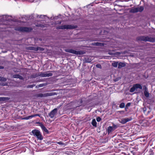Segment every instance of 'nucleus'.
Here are the masks:
<instances>
[{
    "mask_svg": "<svg viewBox=\"0 0 155 155\" xmlns=\"http://www.w3.org/2000/svg\"><path fill=\"white\" fill-rule=\"evenodd\" d=\"M137 39L144 41H149L153 42L155 41V38L149 36H141L137 38Z\"/></svg>",
    "mask_w": 155,
    "mask_h": 155,
    "instance_id": "nucleus-1",
    "label": "nucleus"
},
{
    "mask_svg": "<svg viewBox=\"0 0 155 155\" xmlns=\"http://www.w3.org/2000/svg\"><path fill=\"white\" fill-rule=\"evenodd\" d=\"M15 30L20 32H28L31 31L32 28L31 27H17L15 28Z\"/></svg>",
    "mask_w": 155,
    "mask_h": 155,
    "instance_id": "nucleus-2",
    "label": "nucleus"
},
{
    "mask_svg": "<svg viewBox=\"0 0 155 155\" xmlns=\"http://www.w3.org/2000/svg\"><path fill=\"white\" fill-rule=\"evenodd\" d=\"M31 132L33 135L37 137V138L40 140L43 139V137L40 132L38 130L35 129L32 131Z\"/></svg>",
    "mask_w": 155,
    "mask_h": 155,
    "instance_id": "nucleus-3",
    "label": "nucleus"
},
{
    "mask_svg": "<svg viewBox=\"0 0 155 155\" xmlns=\"http://www.w3.org/2000/svg\"><path fill=\"white\" fill-rule=\"evenodd\" d=\"M66 52L70 53L77 55H82L84 54L85 52L83 51H76L72 49H65Z\"/></svg>",
    "mask_w": 155,
    "mask_h": 155,
    "instance_id": "nucleus-4",
    "label": "nucleus"
},
{
    "mask_svg": "<svg viewBox=\"0 0 155 155\" xmlns=\"http://www.w3.org/2000/svg\"><path fill=\"white\" fill-rule=\"evenodd\" d=\"M76 28L74 26L70 25H61L58 27H57L56 29H74Z\"/></svg>",
    "mask_w": 155,
    "mask_h": 155,
    "instance_id": "nucleus-5",
    "label": "nucleus"
},
{
    "mask_svg": "<svg viewBox=\"0 0 155 155\" xmlns=\"http://www.w3.org/2000/svg\"><path fill=\"white\" fill-rule=\"evenodd\" d=\"M57 111L58 109L57 108L54 109L48 114L49 116L51 118H53L56 115Z\"/></svg>",
    "mask_w": 155,
    "mask_h": 155,
    "instance_id": "nucleus-6",
    "label": "nucleus"
},
{
    "mask_svg": "<svg viewBox=\"0 0 155 155\" xmlns=\"http://www.w3.org/2000/svg\"><path fill=\"white\" fill-rule=\"evenodd\" d=\"M53 74L51 73H47L42 72H41L39 74V76L42 77H49L51 76Z\"/></svg>",
    "mask_w": 155,
    "mask_h": 155,
    "instance_id": "nucleus-7",
    "label": "nucleus"
},
{
    "mask_svg": "<svg viewBox=\"0 0 155 155\" xmlns=\"http://www.w3.org/2000/svg\"><path fill=\"white\" fill-rule=\"evenodd\" d=\"M56 94V93L55 92L45 93L43 94V97H45L48 96H53L55 95Z\"/></svg>",
    "mask_w": 155,
    "mask_h": 155,
    "instance_id": "nucleus-8",
    "label": "nucleus"
},
{
    "mask_svg": "<svg viewBox=\"0 0 155 155\" xmlns=\"http://www.w3.org/2000/svg\"><path fill=\"white\" fill-rule=\"evenodd\" d=\"M40 126L42 130L46 132L47 133H48L49 131L41 123H40Z\"/></svg>",
    "mask_w": 155,
    "mask_h": 155,
    "instance_id": "nucleus-9",
    "label": "nucleus"
},
{
    "mask_svg": "<svg viewBox=\"0 0 155 155\" xmlns=\"http://www.w3.org/2000/svg\"><path fill=\"white\" fill-rule=\"evenodd\" d=\"M130 120V119L128 118H124L121 120L120 122L123 124H124Z\"/></svg>",
    "mask_w": 155,
    "mask_h": 155,
    "instance_id": "nucleus-10",
    "label": "nucleus"
},
{
    "mask_svg": "<svg viewBox=\"0 0 155 155\" xmlns=\"http://www.w3.org/2000/svg\"><path fill=\"white\" fill-rule=\"evenodd\" d=\"M140 123L141 124V126H145L147 125V121L146 120H143L141 121H140Z\"/></svg>",
    "mask_w": 155,
    "mask_h": 155,
    "instance_id": "nucleus-11",
    "label": "nucleus"
},
{
    "mask_svg": "<svg viewBox=\"0 0 155 155\" xmlns=\"http://www.w3.org/2000/svg\"><path fill=\"white\" fill-rule=\"evenodd\" d=\"M13 78H19L20 80H23V78L19 74H15L13 76Z\"/></svg>",
    "mask_w": 155,
    "mask_h": 155,
    "instance_id": "nucleus-12",
    "label": "nucleus"
},
{
    "mask_svg": "<svg viewBox=\"0 0 155 155\" xmlns=\"http://www.w3.org/2000/svg\"><path fill=\"white\" fill-rule=\"evenodd\" d=\"M10 99V98L8 97H0V101H5L8 100Z\"/></svg>",
    "mask_w": 155,
    "mask_h": 155,
    "instance_id": "nucleus-13",
    "label": "nucleus"
},
{
    "mask_svg": "<svg viewBox=\"0 0 155 155\" xmlns=\"http://www.w3.org/2000/svg\"><path fill=\"white\" fill-rule=\"evenodd\" d=\"M114 130L113 127L110 126L107 127V130L108 134H109L112 131Z\"/></svg>",
    "mask_w": 155,
    "mask_h": 155,
    "instance_id": "nucleus-14",
    "label": "nucleus"
},
{
    "mask_svg": "<svg viewBox=\"0 0 155 155\" xmlns=\"http://www.w3.org/2000/svg\"><path fill=\"white\" fill-rule=\"evenodd\" d=\"M118 68H120L125 66L126 64L125 63L123 62H120L118 64Z\"/></svg>",
    "mask_w": 155,
    "mask_h": 155,
    "instance_id": "nucleus-15",
    "label": "nucleus"
},
{
    "mask_svg": "<svg viewBox=\"0 0 155 155\" xmlns=\"http://www.w3.org/2000/svg\"><path fill=\"white\" fill-rule=\"evenodd\" d=\"M145 90L144 92V95L147 97H148L149 96V93L148 92L147 88L145 87Z\"/></svg>",
    "mask_w": 155,
    "mask_h": 155,
    "instance_id": "nucleus-16",
    "label": "nucleus"
},
{
    "mask_svg": "<svg viewBox=\"0 0 155 155\" xmlns=\"http://www.w3.org/2000/svg\"><path fill=\"white\" fill-rule=\"evenodd\" d=\"M144 9L143 7L142 6H141L140 7L136 8V12H141Z\"/></svg>",
    "mask_w": 155,
    "mask_h": 155,
    "instance_id": "nucleus-17",
    "label": "nucleus"
},
{
    "mask_svg": "<svg viewBox=\"0 0 155 155\" xmlns=\"http://www.w3.org/2000/svg\"><path fill=\"white\" fill-rule=\"evenodd\" d=\"M28 49L31 50H33L35 51H37V49H36V48L34 47H32V46H31L29 47L28 48Z\"/></svg>",
    "mask_w": 155,
    "mask_h": 155,
    "instance_id": "nucleus-18",
    "label": "nucleus"
},
{
    "mask_svg": "<svg viewBox=\"0 0 155 155\" xmlns=\"http://www.w3.org/2000/svg\"><path fill=\"white\" fill-rule=\"evenodd\" d=\"M92 44L96 46H102L104 45L103 44L100 42H95L93 43Z\"/></svg>",
    "mask_w": 155,
    "mask_h": 155,
    "instance_id": "nucleus-19",
    "label": "nucleus"
},
{
    "mask_svg": "<svg viewBox=\"0 0 155 155\" xmlns=\"http://www.w3.org/2000/svg\"><path fill=\"white\" fill-rule=\"evenodd\" d=\"M92 124L93 126L95 127H97V122L95 119H94L92 120Z\"/></svg>",
    "mask_w": 155,
    "mask_h": 155,
    "instance_id": "nucleus-20",
    "label": "nucleus"
},
{
    "mask_svg": "<svg viewBox=\"0 0 155 155\" xmlns=\"http://www.w3.org/2000/svg\"><path fill=\"white\" fill-rule=\"evenodd\" d=\"M32 118V115L28 116L26 117H25L23 118H22V120H28L31 119Z\"/></svg>",
    "mask_w": 155,
    "mask_h": 155,
    "instance_id": "nucleus-21",
    "label": "nucleus"
},
{
    "mask_svg": "<svg viewBox=\"0 0 155 155\" xmlns=\"http://www.w3.org/2000/svg\"><path fill=\"white\" fill-rule=\"evenodd\" d=\"M118 64V62H113L112 63V66H113L115 68H117Z\"/></svg>",
    "mask_w": 155,
    "mask_h": 155,
    "instance_id": "nucleus-22",
    "label": "nucleus"
},
{
    "mask_svg": "<svg viewBox=\"0 0 155 155\" xmlns=\"http://www.w3.org/2000/svg\"><path fill=\"white\" fill-rule=\"evenodd\" d=\"M136 89V84H134L133 87L130 89V92H132L135 91Z\"/></svg>",
    "mask_w": 155,
    "mask_h": 155,
    "instance_id": "nucleus-23",
    "label": "nucleus"
},
{
    "mask_svg": "<svg viewBox=\"0 0 155 155\" xmlns=\"http://www.w3.org/2000/svg\"><path fill=\"white\" fill-rule=\"evenodd\" d=\"M138 88L140 90H142V87L140 84H136V89Z\"/></svg>",
    "mask_w": 155,
    "mask_h": 155,
    "instance_id": "nucleus-24",
    "label": "nucleus"
},
{
    "mask_svg": "<svg viewBox=\"0 0 155 155\" xmlns=\"http://www.w3.org/2000/svg\"><path fill=\"white\" fill-rule=\"evenodd\" d=\"M47 85V84H46V83H44V84H40L39 85H38V87H42L45 86ZM37 87V86H36V87Z\"/></svg>",
    "mask_w": 155,
    "mask_h": 155,
    "instance_id": "nucleus-25",
    "label": "nucleus"
},
{
    "mask_svg": "<svg viewBox=\"0 0 155 155\" xmlns=\"http://www.w3.org/2000/svg\"><path fill=\"white\" fill-rule=\"evenodd\" d=\"M6 81L7 79L6 78L0 76V81L5 82Z\"/></svg>",
    "mask_w": 155,
    "mask_h": 155,
    "instance_id": "nucleus-26",
    "label": "nucleus"
},
{
    "mask_svg": "<svg viewBox=\"0 0 155 155\" xmlns=\"http://www.w3.org/2000/svg\"><path fill=\"white\" fill-rule=\"evenodd\" d=\"M56 143L58 144H59L61 145V146H64L66 145L65 143H64L61 141L57 142H56Z\"/></svg>",
    "mask_w": 155,
    "mask_h": 155,
    "instance_id": "nucleus-27",
    "label": "nucleus"
},
{
    "mask_svg": "<svg viewBox=\"0 0 155 155\" xmlns=\"http://www.w3.org/2000/svg\"><path fill=\"white\" fill-rule=\"evenodd\" d=\"M36 49H37V51L38 50L40 51H43L44 50V48L40 47H37Z\"/></svg>",
    "mask_w": 155,
    "mask_h": 155,
    "instance_id": "nucleus-28",
    "label": "nucleus"
},
{
    "mask_svg": "<svg viewBox=\"0 0 155 155\" xmlns=\"http://www.w3.org/2000/svg\"><path fill=\"white\" fill-rule=\"evenodd\" d=\"M36 26L37 27H40L41 28H44L45 27V25H43L41 24H38L36 25Z\"/></svg>",
    "mask_w": 155,
    "mask_h": 155,
    "instance_id": "nucleus-29",
    "label": "nucleus"
},
{
    "mask_svg": "<svg viewBox=\"0 0 155 155\" xmlns=\"http://www.w3.org/2000/svg\"><path fill=\"white\" fill-rule=\"evenodd\" d=\"M125 106V104L124 103H122L120 104V105L119 107L121 108H123Z\"/></svg>",
    "mask_w": 155,
    "mask_h": 155,
    "instance_id": "nucleus-30",
    "label": "nucleus"
},
{
    "mask_svg": "<svg viewBox=\"0 0 155 155\" xmlns=\"http://www.w3.org/2000/svg\"><path fill=\"white\" fill-rule=\"evenodd\" d=\"M130 12L132 13H135L136 12V8H132L130 10Z\"/></svg>",
    "mask_w": 155,
    "mask_h": 155,
    "instance_id": "nucleus-31",
    "label": "nucleus"
},
{
    "mask_svg": "<svg viewBox=\"0 0 155 155\" xmlns=\"http://www.w3.org/2000/svg\"><path fill=\"white\" fill-rule=\"evenodd\" d=\"M35 84H33V85H28L27 86V88H33L35 86Z\"/></svg>",
    "mask_w": 155,
    "mask_h": 155,
    "instance_id": "nucleus-32",
    "label": "nucleus"
},
{
    "mask_svg": "<svg viewBox=\"0 0 155 155\" xmlns=\"http://www.w3.org/2000/svg\"><path fill=\"white\" fill-rule=\"evenodd\" d=\"M36 97H43V94L41 93L37 94L36 95Z\"/></svg>",
    "mask_w": 155,
    "mask_h": 155,
    "instance_id": "nucleus-33",
    "label": "nucleus"
},
{
    "mask_svg": "<svg viewBox=\"0 0 155 155\" xmlns=\"http://www.w3.org/2000/svg\"><path fill=\"white\" fill-rule=\"evenodd\" d=\"M32 117H35L38 116L39 117H41V115L40 114H36L34 115H32Z\"/></svg>",
    "mask_w": 155,
    "mask_h": 155,
    "instance_id": "nucleus-34",
    "label": "nucleus"
},
{
    "mask_svg": "<svg viewBox=\"0 0 155 155\" xmlns=\"http://www.w3.org/2000/svg\"><path fill=\"white\" fill-rule=\"evenodd\" d=\"M38 76H39V74L38 75H37V74H35L32 75L31 76V77L32 78H36L37 77H38Z\"/></svg>",
    "mask_w": 155,
    "mask_h": 155,
    "instance_id": "nucleus-35",
    "label": "nucleus"
},
{
    "mask_svg": "<svg viewBox=\"0 0 155 155\" xmlns=\"http://www.w3.org/2000/svg\"><path fill=\"white\" fill-rule=\"evenodd\" d=\"M96 120L97 122H99L101 120V118L100 117H98L97 118Z\"/></svg>",
    "mask_w": 155,
    "mask_h": 155,
    "instance_id": "nucleus-36",
    "label": "nucleus"
},
{
    "mask_svg": "<svg viewBox=\"0 0 155 155\" xmlns=\"http://www.w3.org/2000/svg\"><path fill=\"white\" fill-rule=\"evenodd\" d=\"M96 67L100 68H101V65L100 64H97L96 65Z\"/></svg>",
    "mask_w": 155,
    "mask_h": 155,
    "instance_id": "nucleus-37",
    "label": "nucleus"
},
{
    "mask_svg": "<svg viewBox=\"0 0 155 155\" xmlns=\"http://www.w3.org/2000/svg\"><path fill=\"white\" fill-rule=\"evenodd\" d=\"M131 103H127L126 105V107H127L130 105Z\"/></svg>",
    "mask_w": 155,
    "mask_h": 155,
    "instance_id": "nucleus-38",
    "label": "nucleus"
},
{
    "mask_svg": "<svg viewBox=\"0 0 155 155\" xmlns=\"http://www.w3.org/2000/svg\"><path fill=\"white\" fill-rule=\"evenodd\" d=\"M113 129H114V130L115 129H116L117 128V126L116 125H115V124H114L113 125Z\"/></svg>",
    "mask_w": 155,
    "mask_h": 155,
    "instance_id": "nucleus-39",
    "label": "nucleus"
},
{
    "mask_svg": "<svg viewBox=\"0 0 155 155\" xmlns=\"http://www.w3.org/2000/svg\"><path fill=\"white\" fill-rule=\"evenodd\" d=\"M61 21H58L57 22L56 24H60L61 23Z\"/></svg>",
    "mask_w": 155,
    "mask_h": 155,
    "instance_id": "nucleus-40",
    "label": "nucleus"
},
{
    "mask_svg": "<svg viewBox=\"0 0 155 155\" xmlns=\"http://www.w3.org/2000/svg\"><path fill=\"white\" fill-rule=\"evenodd\" d=\"M45 16L44 15H40V16H39V18H43V17H44Z\"/></svg>",
    "mask_w": 155,
    "mask_h": 155,
    "instance_id": "nucleus-41",
    "label": "nucleus"
},
{
    "mask_svg": "<svg viewBox=\"0 0 155 155\" xmlns=\"http://www.w3.org/2000/svg\"><path fill=\"white\" fill-rule=\"evenodd\" d=\"M4 67L2 66H0V69H2L4 68Z\"/></svg>",
    "mask_w": 155,
    "mask_h": 155,
    "instance_id": "nucleus-42",
    "label": "nucleus"
},
{
    "mask_svg": "<svg viewBox=\"0 0 155 155\" xmlns=\"http://www.w3.org/2000/svg\"><path fill=\"white\" fill-rule=\"evenodd\" d=\"M146 111V108H143V112L144 113H145V111Z\"/></svg>",
    "mask_w": 155,
    "mask_h": 155,
    "instance_id": "nucleus-43",
    "label": "nucleus"
},
{
    "mask_svg": "<svg viewBox=\"0 0 155 155\" xmlns=\"http://www.w3.org/2000/svg\"><path fill=\"white\" fill-rule=\"evenodd\" d=\"M118 79H117V78H116V79H115V81H118Z\"/></svg>",
    "mask_w": 155,
    "mask_h": 155,
    "instance_id": "nucleus-44",
    "label": "nucleus"
},
{
    "mask_svg": "<svg viewBox=\"0 0 155 155\" xmlns=\"http://www.w3.org/2000/svg\"><path fill=\"white\" fill-rule=\"evenodd\" d=\"M109 54L110 55H112V53H111V52H110L109 53Z\"/></svg>",
    "mask_w": 155,
    "mask_h": 155,
    "instance_id": "nucleus-45",
    "label": "nucleus"
},
{
    "mask_svg": "<svg viewBox=\"0 0 155 155\" xmlns=\"http://www.w3.org/2000/svg\"><path fill=\"white\" fill-rule=\"evenodd\" d=\"M6 17H7V16H6V15H4V16H3V18H4L5 17V18H6Z\"/></svg>",
    "mask_w": 155,
    "mask_h": 155,
    "instance_id": "nucleus-46",
    "label": "nucleus"
},
{
    "mask_svg": "<svg viewBox=\"0 0 155 155\" xmlns=\"http://www.w3.org/2000/svg\"><path fill=\"white\" fill-rule=\"evenodd\" d=\"M142 141H144V139H142Z\"/></svg>",
    "mask_w": 155,
    "mask_h": 155,
    "instance_id": "nucleus-47",
    "label": "nucleus"
},
{
    "mask_svg": "<svg viewBox=\"0 0 155 155\" xmlns=\"http://www.w3.org/2000/svg\"><path fill=\"white\" fill-rule=\"evenodd\" d=\"M87 62H90V61H87Z\"/></svg>",
    "mask_w": 155,
    "mask_h": 155,
    "instance_id": "nucleus-48",
    "label": "nucleus"
},
{
    "mask_svg": "<svg viewBox=\"0 0 155 155\" xmlns=\"http://www.w3.org/2000/svg\"><path fill=\"white\" fill-rule=\"evenodd\" d=\"M134 155H135L134 154Z\"/></svg>",
    "mask_w": 155,
    "mask_h": 155,
    "instance_id": "nucleus-49",
    "label": "nucleus"
}]
</instances>
